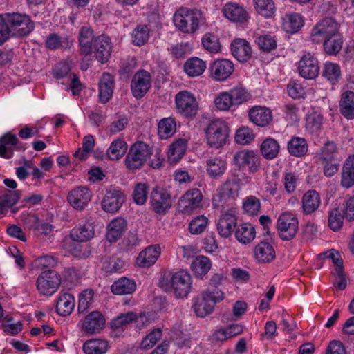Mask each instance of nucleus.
<instances>
[{"instance_id": "22", "label": "nucleus", "mask_w": 354, "mask_h": 354, "mask_svg": "<svg viewBox=\"0 0 354 354\" xmlns=\"http://www.w3.org/2000/svg\"><path fill=\"white\" fill-rule=\"evenodd\" d=\"M111 49V41L109 37L102 35L95 37L93 52L95 53L96 59L100 62L104 64L109 60Z\"/></svg>"}, {"instance_id": "31", "label": "nucleus", "mask_w": 354, "mask_h": 354, "mask_svg": "<svg viewBox=\"0 0 354 354\" xmlns=\"http://www.w3.org/2000/svg\"><path fill=\"white\" fill-rule=\"evenodd\" d=\"M18 138L16 135L8 133L0 138V157L10 159L13 156V151L17 147Z\"/></svg>"}, {"instance_id": "41", "label": "nucleus", "mask_w": 354, "mask_h": 354, "mask_svg": "<svg viewBox=\"0 0 354 354\" xmlns=\"http://www.w3.org/2000/svg\"><path fill=\"white\" fill-rule=\"evenodd\" d=\"M339 108L345 118L347 119L354 118V92L346 91L342 94Z\"/></svg>"}, {"instance_id": "20", "label": "nucleus", "mask_w": 354, "mask_h": 354, "mask_svg": "<svg viewBox=\"0 0 354 354\" xmlns=\"http://www.w3.org/2000/svg\"><path fill=\"white\" fill-rule=\"evenodd\" d=\"M234 68L232 61L227 59H217L210 66V76L216 81L222 82L232 75Z\"/></svg>"}, {"instance_id": "36", "label": "nucleus", "mask_w": 354, "mask_h": 354, "mask_svg": "<svg viewBox=\"0 0 354 354\" xmlns=\"http://www.w3.org/2000/svg\"><path fill=\"white\" fill-rule=\"evenodd\" d=\"M21 197L18 190H6L0 195V216H3L8 209L15 205Z\"/></svg>"}, {"instance_id": "26", "label": "nucleus", "mask_w": 354, "mask_h": 354, "mask_svg": "<svg viewBox=\"0 0 354 354\" xmlns=\"http://www.w3.org/2000/svg\"><path fill=\"white\" fill-rule=\"evenodd\" d=\"M127 230V221L122 217L113 219L107 227L106 239L109 242L117 241Z\"/></svg>"}, {"instance_id": "62", "label": "nucleus", "mask_w": 354, "mask_h": 354, "mask_svg": "<svg viewBox=\"0 0 354 354\" xmlns=\"http://www.w3.org/2000/svg\"><path fill=\"white\" fill-rule=\"evenodd\" d=\"M323 75L333 84L337 82L341 75L340 68L335 63H326L324 65Z\"/></svg>"}, {"instance_id": "19", "label": "nucleus", "mask_w": 354, "mask_h": 354, "mask_svg": "<svg viewBox=\"0 0 354 354\" xmlns=\"http://www.w3.org/2000/svg\"><path fill=\"white\" fill-rule=\"evenodd\" d=\"M91 198V192L86 187H77L70 191L67 196L69 204L75 209L82 210Z\"/></svg>"}, {"instance_id": "25", "label": "nucleus", "mask_w": 354, "mask_h": 354, "mask_svg": "<svg viewBox=\"0 0 354 354\" xmlns=\"http://www.w3.org/2000/svg\"><path fill=\"white\" fill-rule=\"evenodd\" d=\"M222 12L226 19L232 22H245L248 17V13L242 6L233 2L225 4Z\"/></svg>"}, {"instance_id": "39", "label": "nucleus", "mask_w": 354, "mask_h": 354, "mask_svg": "<svg viewBox=\"0 0 354 354\" xmlns=\"http://www.w3.org/2000/svg\"><path fill=\"white\" fill-rule=\"evenodd\" d=\"M243 330V328L241 324H233L227 327L216 329L213 334V337L217 341L223 342L241 334Z\"/></svg>"}, {"instance_id": "42", "label": "nucleus", "mask_w": 354, "mask_h": 354, "mask_svg": "<svg viewBox=\"0 0 354 354\" xmlns=\"http://www.w3.org/2000/svg\"><path fill=\"white\" fill-rule=\"evenodd\" d=\"M256 235L254 227L248 223H244L237 226L235 231V237L237 241L243 244L252 242Z\"/></svg>"}, {"instance_id": "24", "label": "nucleus", "mask_w": 354, "mask_h": 354, "mask_svg": "<svg viewBox=\"0 0 354 354\" xmlns=\"http://www.w3.org/2000/svg\"><path fill=\"white\" fill-rule=\"evenodd\" d=\"M230 48L234 57L240 62H247L252 57V47L250 43L244 39H234L230 44Z\"/></svg>"}, {"instance_id": "8", "label": "nucleus", "mask_w": 354, "mask_h": 354, "mask_svg": "<svg viewBox=\"0 0 354 354\" xmlns=\"http://www.w3.org/2000/svg\"><path fill=\"white\" fill-rule=\"evenodd\" d=\"M203 196L200 189H188L178 202V210L185 215H190L203 207Z\"/></svg>"}, {"instance_id": "35", "label": "nucleus", "mask_w": 354, "mask_h": 354, "mask_svg": "<svg viewBox=\"0 0 354 354\" xmlns=\"http://www.w3.org/2000/svg\"><path fill=\"white\" fill-rule=\"evenodd\" d=\"M254 257L261 263H269L275 258V252L272 245L261 242L254 248Z\"/></svg>"}, {"instance_id": "5", "label": "nucleus", "mask_w": 354, "mask_h": 354, "mask_svg": "<svg viewBox=\"0 0 354 354\" xmlns=\"http://www.w3.org/2000/svg\"><path fill=\"white\" fill-rule=\"evenodd\" d=\"M151 150L149 145L138 141L132 145L125 158V165L129 170H138L142 167L151 156Z\"/></svg>"}, {"instance_id": "44", "label": "nucleus", "mask_w": 354, "mask_h": 354, "mask_svg": "<svg viewBox=\"0 0 354 354\" xmlns=\"http://www.w3.org/2000/svg\"><path fill=\"white\" fill-rule=\"evenodd\" d=\"M206 69V63L198 57H192L184 64V71L189 77H198Z\"/></svg>"}, {"instance_id": "10", "label": "nucleus", "mask_w": 354, "mask_h": 354, "mask_svg": "<svg viewBox=\"0 0 354 354\" xmlns=\"http://www.w3.org/2000/svg\"><path fill=\"white\" fill-rule=\"evenodd\" d=\"M176 109L186 118H194L198 110V103L194 95L189 91L179 92L175 97Z\"/></svg>"}, {"instance_id": "7", "label": "nucleus", "mask_w": 354, "mask_h": 354, "mask_svg": "<svg viewBox=\"0 0 354 354\" xmlns=\"http://www.w3.org/2000/svg\"><path fill=\"white\" fill-rule=\"evenodd\" d=\"M338 23L331 17H326L313 28L310 39L315 44H321L339 31Z\"/></svg>"}, {"instance_id": "53", "label": "nucleus", "mask_w": 354, "mask_h": 354, "mask_svg": "<svg viewBox=\"0 0 354 354\" xmlns=\"http://www.w3.org/2000/svg\"><path fill=\"white\" fill-rule=\"evenodd\" d=\"M211 266L212 263L209 259L205 256L197 257L191 264L192 270L196 276L206 274L210 270Z\"/></svg>"}, {"instance_id": "9", "label": "nucleus", "mask_w": 354, "mask_h": 354, "mask_svg": "<svg viewBox=\"0 0 354 354\" xmlns=\"http://www.w3.org/2000/svg\"><path fill=\"white\" fill-rule=\"evenodd\" d=\"M299 230V221L291 212L281 214L277 220V230L280 238L284 241L292 239Z\"/></svg>"}, {"instance_id": "50", "label": "nucleus", "mask_w": 354, "mask_h": 354, "mask_svg": "<svg viewBox=\"0 0 354 354\" xmlns=\"http://www.w3.org/2000/svg\"><path fill=\"white\" fill-rule=\"evenodd\" d=\"M228 93L234 106L242 104L248 101L251 97V95L248 90L241 85L234 86L228 91Z\"/></svg>"}, {"instance_id": "17", "label": "nucleus", "mask_w": 354, "mask_h": 354, "mask_svg": "<svg viewBox=\"0 0 354 354\" xmlns=\"http://www.w3.org/2000/svg\"><path fill=\"white\" fill-rule=\"evenodd\" d=\"M298 71L299 75L305 79L315 78L319 71L317 58L310 53L304 54L298 63Z\"/></svg>"}, {"instance_id": "32", "label": "nucleus", "mask_w": 354, "mask_h": 354, "mask_svg": "<svg viewBox=\"0 0 354 354\" xmlns=\"http://www.w3.org/2000/svg\"><path fill=\"white\" fill-rule=\"evenodd\" d=\"M227 169V162L220 157L210 158L206 161V171L212 178H218Z\"/></svg>"}, {"instance_id": "23", "label": "nucleus", "mask_w": 354, "mask_h": 354, "mask_svg": "<svg viewBox=\"0 0 354 354\" xmlns=\"http://www.w3.org/2000/svg\"><path fill=\"white\" fill-rule=\"evenodd\" d=\"M248 116L250 122L261 127H267L273 120L271 109L265 106H254L252 107L248 111Z\"/></svg>"}, {"instance_id": "34", "label": "nucleus", "mask_w": 354, "mask_h": 354, "mask_svg": "<svg viewBox=\"0 0 354 354\" xmlns=\"http://www.w3.org/2000/svg\"><path fill=\"white\" fill-rule=\"evenodd\" d=\"M75 307V298L69 293H61L57 299L56 311L62 316L69 315Z\"/></svg>"}, {"instance_id": "15", "label": "nucleus", "mask_w": 354, "mask_h": 354, "mask_svg": "<svg viewBox=\"0 0 354 354\" xmlns=\"http://www.w3.org/2000/svg\"><path fill=\"white\" fill-rule=\"evenodd\" d=\"M151 86V74L145 70H140L132 77L131 90L136 98H141L148 92Z\"/></svg>"}, {"instance_id": "40", "label": "nucleus", "mask_w": 354, "mask_h": 354, "mask_svg": "<svg viewBox=\"0 0 354 354\" xmlns=\"http://www.w3.org/2000/svg\"><path fill=\"white\" fill-rule=\"evenodd\" d=\"M287 149L290 155L301 157L307 153L308 145L304 138L293 136L288 142Z\"/></svg>"}, {"instance_id": "52", "label": "nucleus", "mask_w": 354, "mask_h": 354, "mask_svg": "<svg viewBox=\"0 0 354 354\" xmlns=\"http://www.w3.org/2000/svg\"><path fill=\"white\" fill-rule=\"evenodd\" d=\"M280 145L277 140L269 138L266 139L261 145V152L267 159L276 158L279 152Z\"/></svg>"}, {"instance_id": "14", "label": "nucleus", "mask_w": 354, "mask_h": 354, "mask_svg": "<svg viewBox=\"0 0 354 354\" xmlns=\"http://www.w3.org/2000/svg\"><path fill=\"white\" fill-rule=\"evenodd\" d=\"M105 324V319L98 311H93L83 320L78 322L77 326L80 331L87 335L99 333Z\"/></svg>"}, {"instance_id": "51", "label": "nucleus", "mask_w": 354, "mask_h": 354, "mask_svg": "<svg viewBox=\"0 0 354 354\" xmlns=\"http://www.w3.org/2000/svg\"><path fill=\"white\" fill-rule=\"evenodd\" d=\"M94 146L95 139L93 136L91 134L85 136L82 141V147L79 148L75 151L73 155L74 157L81 161L86 160L93 150Z\"/></svg>"}, {"instance_id": "28", "label": "nucleus", "mask_w": 354, "mask_h": 354, "mask_svg": "<svg viewBox=\"0 0 354 354\" xmlns=\"http://www.w3.org/2000/svg\"><path fill=\"white\" fill-rule=\"evenodd\" d=\"M94 39L93 31L90 27L81 28L79 32V45L82 55H89L93 53Z\"/></svg>"}, {"instance_id": "61", "label": "nucleus", "mask_w": 354, "mask_h": 354, "mask_svg": "<svg viewBox=\"0 0 354 354\" xmlns=\"http://www.w3.org/2000/svg\"><path fill=\"white\" fill-rule=\"evenodd\" d=\"M214 102L216 108L220 111H229L234 106L228 91L218 93L214 98Z\"/></svg>"}, {"instance_id": "57", "label": "nucleus", "mask_w": 354, "mask_h": 354, "mask_svg": "<svg viewBox=\"0 0 354 354\" xmlns=\"http://www.w3.org/2000/svg\"><path fill=\"white\" fill-rule=\"evenodd\" d=\"M323 122V116L320 112L313 111L306 117V128L311 133L318 131Z\"/></svg>"}, {"instance_id": "46", "label": "nucleus", "mask_w": 354, "mask_h": 354, "mask_svg": "<svg viewBox=\"0 0 354 354\" xmlns=\"http://www.w3.org/2000/svg\"><path fill=\"white\" fill-rule=\"evenodd\" d=\"M321 44H323L324 51L327 54L330 55H335L342 48L343 37L339 33V31H338Z\"/></svg>"}, {"instance_id": "30", "label": "nucleus", "mask_w": 354, "mask_h": 354, "mask_svg": "<svg viewBox=\"0 0 354 354\" xmlns=\"http://www.w3.org/2000/svg\"><path fill=\"white\" fill-rule=\"evenodd\" d=\"M113 88V77L109 73H104L99 82V97L102 102L106 103L111 98Z\"/></svg>"}, {"instance_id": "27", "label": "nucleus", "mask_w": 354, "mask_h": 354, "mask_svg": "<svg viewBox=\"0 0 354 354\" xmlns=\"http://www.w3.org/2000/svg\"><path fill=\"white\" fill-rule=\"evenodd\" d=\"M321 205L319 193L315 190H308L301 198V209L304 214L309 215L315 212Z\"/></svg>"}, {"instance_id": "58", "label": "nucleus", "mask_w": 354, "mask_h": 354, "mask_svg": "<svg viewBox=\"0 0 354 354\" xmlns=\"http://www.w3.org/2000/svg\"><path fill=\"white\" fill-rule=\"evenodd\" d=\"M202 44L207 50L212 53H216L221 50L218 38L211 32H207L203 35Z\"/></svg>"}, {"instance_id": "29", "label": "nucleus", "mask_w": 354, "mask_h": 354, "mask_svg": "<svg viewBox=\"0 0 354 354\" xmlns=\"http://www.w3.org/2000/svg\"><path fill=\"white\" fill-rule=\"evenodd\" d=\"M340 185L346 189L354 185V154L350 155L343 164Z\"/></svg>"}, {"instance_id": "56", "label": "nucleus", "mask_w": 354, "mask_h": 354, "mask_svg": "<svg viewBox=\"0 0 354 354\" xmlns=\"http://www.w3.org/2000/svg\"><path fill=\"white\" fill-rule=\"evenodd\" d=\"M70 46L71 41L67 37H61L55 33L49 35L46 40V46L50 50L67 48Z\"/></svg>"}, {"instance_id": "16", "label": "nucleus", "mask_w": 354, "mask_h": 354, "mask_svg": "<svg viewBox=\"0 0 354 354\" xmlns=\"http://www.w3.org/2000/svg\"><path fill=\"white\" fill-rule=\"evenodd\" d=\"M236 224V209L232 207L220 216L217 223V231L221 236L228 238L232 234Z\"/></svg>"}, {"instance_id": "43", "label": "nucleus", "mask_w": 354, "mask_h": 354, "mask_svg": "<svg viewBox=\"0 0 354 354\" xmlns=\"http://www.w3.org/2000/svg\"><path fill=\"white\" fill-rule=\"evenodd\" d=\"M255 11L261 17L269 19L272 17L277 10L274 0H253Z\"/></svg>"}, {"instance_id": "18", "label": "nucleus", "mask_w": 354, "mask_h": 354, "mask_svg": "<svg viewBox=\"0 0 354 354\" xmlns=\"http://www.w3.org/2000/svg\"><path fill=\"white\" fill-rule=\"evenodd\" d=\"M125 202L124 194L119 189H110L106 191L102 201V208L106 212H117Z\"/></svg>"}, {"instance_id": "45", "label": "nucleus", "mask_w": 354, "mask_h": 354, "mask_svg": "<svg viewBox=\"0 0 354 354\" xmlns=\"http://www.w3.org/2000/svg\"><path fill=\"white\" fill-rule=\"evenodd\" d=\"M127 148L128 145L124 140L117 138L111 143L106 151V155L110 160H118L124 155Z\"/></svg>"}, {"instance_id": "6", "label": "nucleus", "mask_w": 354, "mask_h": 354, "mask_svg": "<svg viewBox=\"0 0 354 354\" xmlns=\"http://www.w3.org/2000/svg\"><path fill=\"white\" fill-rule=\"evenodd\" d=\"M62 281L60 274L53 270L42 272L36 281V287L40 295L52 296L60 286Z\"/></svg>"}, {"instance_id": "59", "label": "nucleus", "mask_w": 354, "mask_h": 354, "mask_svg": "<svg viewBox=\"0 0 354 354\" xmlns=\"http://www.w3.org/2000/svg\"><path fill=\"white\" fill-rule=\"evenodd\" d=\"M138 318L134 312H127L122 313L114 318L111 322V327L114 329H119L129 324Z\"/></svg>"}, {"instance_id": "49", "label": "nucleus", "mask_w": 354, "mask_h": 354, "mask_svg": "<svg viewBox=\"0 0 354 354\" xmlns=\"http://www.w3.org/2000/svg\"><path fill=\"white\" fill-rule=\"evenodd\" d=\"M107 349V342L99 339L88 340L83 345L85 354H104Z\"/></svg>"}, {"instance_id": "21", "label": "nucleus", "mask_w": 354, "mask_h": 354, "mask_svg": "<svg viewBox=\"0 0 354 354\" xmlns=\"http://www.w3.org/2000/svg\"><path fill=\"white\" fill-rule=\"evenodd\" d=\"M161 254L159 245H151L142 250L136 260V264L140 268H149L154 265Z\"/></svg>"}, {"instance_id": "3", "label": "nucleus", "mask_w": 354, "mask_h": 354, "mask_svg": "<svg viewBox=\"0 0 354 354\" xmlns=\"http://www.w3.org/2000/svg\"><path fill=\"white\" fill-rule=\"evenodd\" d=\"M224 293L218 288H207L193 299V310L200 317L211 314L216 303L223 301Z\"/></svg>"}, {"instance_id": "2", "label": "nucleus", "mask_w": 354, "mask_h": 354, "mask_svg": "<svg viewBox=\"0 0 354 354\" xmlns=\"http://www.w3.org/2000/svg\"><path fill=\"white\" fill-rule=\"evenodd\" d=\"M159 283L165 291H172L176 298L187 297L192 288V277L184 270L175 272L169 277H162Z\"/></svg>"}, {"instance_id": "13", "label": "nucleus", "mask_w": 354, "mask_h": 354, "mask_svg": "<svg viewBox=\"0 0 354 354\" xmlns=\"http://www.w3.org/2000/svg\"><path fill=\"white\" fill-rule=\"evenodd\" d=\"M233 164L239 169L248 168L250 172L257 171L260 166V157L252 150H241L235 153Z\"/></svg>"}, {"instance_id": "60", "label": "nucleus", "mask_w": 354, "mask_h": 354, "mask_svg": "<svg viewBox=\"0 0 354 354\" xmlns=\"http://www.w3.org/2000/svg\"><path fill=\"white\" fill-rule=\"evenodd\" d=\"M261 208L260 201L254 196H249L243 201V209L250 216L257 215Z\"/></svg>"}, {"instance_id": "12", "label": "nucleus", "mask_w": 354, "mask_h": 354, "mask_svg": "<svg viewBox=\"0 0 354 354\" xmlns=\"http://www.w3.org/2000/svg\"><path fill=\"white\" fill-rule=\"evenodd\" d=\"M150 203L156 213L165 214L172 205L171 194L164 188L156 187L151 193Z\"/></svg>"}, {"instance_id": "38", "label": "nucleus", "mask_w": 354, "mask_h": 354, "mask_svg": "<svg viewBox=\"0 0 354 354\" xmlns=\"http://www.w3.org/2000/svg\"><path fill=\"white\" fill-rule=\"evenodd\" d=\"M70 235L78 243L87 241L94 236V227L91 223H86L74 227Z\"/></svg>"}, {"instance_id": "1", "label": "nucleus", "mask_w": 354, "mask_h": 354, "mask_svg": "<svg viewBox=\"0 0 354 354\" xmlns=\"http://www.w3.org/2000/svg\"><path fill=\"white\" fill-rule=\"evenodd\" d=\"M173 21L180 32L194 35L205 23L206 19L201 10L182 6L174 14Z\"/></svg>"}, {"instance_id": "33", "label": "nucleus", "mask_w": 354, "mask_h": 354, "mask_svg": "<svg viewBox=\"0 0 354 354\" xmlns=\"http://www.w3.org/2000/svg\"><path fill=\"white\" fill-rule=\"evenodd\" d=\"M303 26V18L298 13H288L282 17V28L286 32L296 33Z\"/></svg>"}, {"instance_id": "47", "label": "nucleus", "mask_w": 354, "mask_h": 354, "mask_svg": "<svg viewBox=\"0 0 354 354\" xmlns=\"http://www.w3.org/2000/svg\"><path fill=\"white\" fill-rule=\"evenodd\" d=\"M176 131V123L173 118H164L158 124V133L161 139L171 138Z\"/></svg>"}, {"instance_id": "11", "label": "nucleus", "mask_w": 354, "mask_h": 354, "mask_svg": "<svg viewBox=\"0 0 354 354\" xmlns=\"http://www.w3.org/2000/svg\"><path fill=\"white\" fill-rule=\"evenodd\" d=\"M7 23L9 28L19 37L28 35L35 28V24L28 15L18 12L8 14Z\"/></svg>"}, {"instance_id": "55", "label": "nucleus", "mask_w": 354, "mask_h": 354, "mask_svg": "<svg viewBox=\"0 0 354 354\" xmlns=\"http://www.w3.org/2000/svg\"><path fill=\"white\" fill-rule=\"evenodd\" d=\"M133 44L138 46L144 45L149 39V30L146 25L137 26L131 33Z\"/></svg>"}, {"instance_id": "54", "label": "nucleus", "mask_w": 354, "mask_h": 354, "mask_svg": "<svg viewBox=\"0 0 354 354\" xmlns=\"http://www.w3.org/2000/svg\"><path fill=\"white\" fill-rule=\"evenodd\" d=\"M209 225V219L205 215L194 217L189 223L188 230L190 234L198 235L205 231Z\"/></svg>"}, {"instance_id": "64", "label": "nucleus", "mask_w": 354, "mask_h": 354, "mask_svg": "<svg viewBox=\"0 0 354 354\" xmlns=\"http://www.w3.org/2000/svg\"><path fill=\"white\" fill-rule=\"evenodd\" d=\"M234 139L236 143L248 145L254 139V134L248 127H242L236 131Z\"/></svg>"}, {"instance_id": "4", "label": "nucleus", "mask_w": 354, "mask_h": 354, "mask_svg": "<svg viewBox=\"0 0 354 354\" xmlns=\"http://www.w3.org/2000/svg\"><path fill=\"white\" fill-rule=\"evenodd\" d=\"M205 133L207 144L211 147L218 149L226 143L228 128L225 121L216 118L209 122Z\"/></svg>"}, {"instance_id": "48", "label": "nucleus", "mask_w": 354, "mask_h": 354, "mask_svg": "<svg viewBox=\"0 0 354 354\" xmlns=\"http://www.w3.org/2000/svg\"><path fill=\"white\" fill-rule=\"evenodd\" d=\"M187 141L185 139L180 138L173 142L168 151V159L171 162H176L182 158L186 149H187Z\"/></svg>"}, {"instance_id": "63", "label": "nucleus", "mask_w": 354, "mask_h": 354, "mask_svg": "<svg viewBox=\"0 0 354 354\" xmlns=\"http://www.w3.org/2000/svg\"><path fill=\"white\" fill-rule=\"evenodd\" d=\"M148 193L149 186L147 183H137L133 193L134 202L138 205H144L147 201Z\"/></svg>"}, {"instance_id": "37", "label": "nucleus", "mask_w": 354, "mask_h": 354, "mask_svg": "<svg viewBox=\"0 0 354 354\" xmlns=\"http://www.w3.org/2000/svg\"><path fill=\"white\" fill-rule=\"evenodd\" d=\"M136 282L127 277L120 278L111 287V292L118 295L131 294L136 290Z\"/></svg>"}]
</instances>
